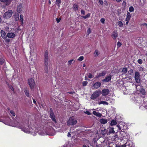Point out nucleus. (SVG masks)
<instances>
[{
    "label": "nucleus",
    "mask_w": 147,
    "mask_h": 147,
    "mask_svg": "<svg viewBox=\"0 0 147 147\" xmlns=\"http://www.w3.org/2000/svg\"><path fill=\"white\" fill-rule=\"evenodd\" d=\"M44 72L46 73H48L50 70V65L49 63V56L48 51H45L43 58Z\"/></svg>",
    "instance_id": "nucleus-1"
},
{
    "label": "nucleus",
    "mask_w": 147,
    "mask_h": 147,
    "mask_svg": "<svg viewBox=\"0 0 147 147\" xmlns=\"http://www.w3.org/2000/svg\"><path fill=\"white\" fill-rule=\"evenodd\" d=\"M77 123L76 119L73 117H70L67 121V125L68 126L73 125H76Z\"/></svg>",
    "instance_id": "nucleus-2"
},
{
    "label": "nucleus",
    "mask_w": 147,
    "mask_h": 147,
    "mask_svg": "<svg viewBox=\"0 0 147 147\" xmlns=\"http://www.w3.org/2000/svg\"><path fill=\"white\" fill-rule=\"evenodd\" d=\"M101 94V91L100 90H96L92 94L90 97V98L92 100H95L97 98L99 97Z\"/></svg>",
    "instance_id": "nucleus-3"
},
{
    "label": "nucleus",
    "mask_w": 147,
    "mask_h": 147,
    "mask_svg": "<svg viewBox=\"0 0 147 147\" xmlns=\"http://www.w3.org/2000/svg\"><path fill=\"white\" fill-rule=\"evenodd\" d=\"M12 13L11 10H9L3 14V17L5 19H8L11 17Z\"/></svg>",
    "instance_id": "nucleus-4"
},
{
    "label": "nucleus",
    "mask_w": 147,
    "mask_h": 147,
    "mask_svg": "<svg viewBox=\"0 0 147 147\" xmlns=\"http://www.w3.org/2000/svg\"><path fill=\"white\" fill-rule=\"evenodd\" d=\"M28 83L32 90L34 88V87L35 86V83L34 80L32 78H30L28 79Z\"/></svg>",
    "instance_id": "nucleus-5"
},
{
    "label": "nucleus",
    "mask_w": 147,
    "mask_h": 147,
    "mask_svg": "<svg viewBox=\"0 0 147 147\" xmlns=\"http://www.w3.org/2000/svg\"><path fill=\"white\" fill-rule=\"evenodd\" d=\"M136 82L137 83H140V73L138 71L135 73L134 76Z\"/></svg>",
    "instance_id": "nucleus-6"
},
{
    "label": "nucleus",
    "mask_w": 147,
    "mask_h": 147,
    "mask_svg": "<svg viewBox=\"0 0 147 147\" xmlns=\"http://www.w3.org/2000/svg\"><path fill=\"white\" fill-rule=\"evenodd\" d=\"M49 113L50 114V117L52 119V120L55 123L56 122V120L55 118V115L54 114L53 110L52 108L50 109Z\"/></svg>",
    "instance_id": "nucleus-7"
},
{
    "label": "nucleus",
    "mask_w": 147,
    "mask_h": 147,
    "mask_svg": "<svg viewBox=\"0 0 147 147\" xmlns=\"http://www.w3.org/2000/svg\"><path fill=\"white\" fill-rule=\"evenodd\" d=\"M18 127H19V128L21 129L22 131H24L25 133H29L30 131L27 128H26L24 124L23 125H20L19 126H18Z\"/></svg>",
    "instance_id": "nucleus-8"
},
{
    "label": "nucleus",
    "mask_w": 147,
    "mask_h": 147,
    "mask_svg": "<svg viewBox=\"0 0 147 147\" xmlns=\"http://www.w3.org/2000/svg\"><path fill=\"white\" fill-rule=\"evenodd\" d=\"M101 85V83L99 82H95L92 86V89H97Z\"/></svg>",
    "instance_id": "nucleus-9"
},
{
    "label": "nucleus",
    "mask_w": 147,
    "mask_h": 147,
    "mask_svg": "<svg viewBox=\"0 0 147 147\" xmlns=\"http://www.w3.org/2000/svg\"><path fill=\"white\" fill-rule=\"evenodd\" d=\"M109 92L110 91L108 89H104L102 91V94L103 96H106L108 94Z\"/></svg>",
    "instance_id": "nucleus-10"
},
{
    "label": "nucleus",
    "mask_w": 147,
    "mask_h": 147,
    "mask_svg": "<svg viewBox=\"0 0 147 147\" xmlns=\"http://www.w3.org/2000/svg\"><path fill=\"white\" fill-rule=\"evenodd\" d=\"M111 75H109L105 77V78L102 80V81L105 82H109L111 80Z\"/></svg>",
    "instance_id": "nucleus-11"
},
{
    "label": "nucleus",
    "mask_w": 147,
    "mask_h": 147,
    "mask_svg": "<svg viewBox=\"0 0 147 147\" xmlns=\"http://www.w3.org/2000/svg\"><path fill=\"white\" fill-rule=\"evenodd\" d=\"M1 2L5 3L6 5H8L12 1V0H0Z\"/></svg>",
    "instance_id": "nucleus-12"
},
{
    "label": "nucleus",
    "mask_w": 147,
    "mask_h": 147,
    "mask_svg": "<svg viewBox=\"0 0 147 147\" xmlns=\"http://www.w3.org/2000/svg\"><path fill=\"white\" fill-rule=\"evenodd\" d=\"M106 74V72L105 71L102 72L101 73H100L98 74L96 76V78L98 79L99 78L101 77L102 76H104Z\"/></svg>",
    "instance_id": "nucleus-13"
},
{
    "label": "nucleus",
    "mask_w": 147,
    "mask_h": 147,
    "mask_svg": "<svg viewBox=\"0 0 147 147\" xmlns=\"http://www.w3.org/2000/svg\"><path fill=\"white\" fill-rule=\"evenodd\" d=\"M1 37L4 39H6L7 38V35L5 32L3 30H1L0 32Z\"/></svg>",
    "instance_id": "nucleus-14"
},
{
    "label": "nucleus",
    "mask_w": 147,
    "mask_h": 147,
    "mask_svg": "<svg viewBox=\"0 0 147 147\" xmlns=\"http://www.w3.org/2000/svg\"><path fill=\"white\" fill-rule=\"evenodd\" d=\"M118 36V34L117 31H114L112 33V36L114 39H116Z\"/></svg>",
    "instance_id": "nucleus-15"
},
{
    "label": "nucleus",
    "mask_w": 147,
    "mask_h": 147,
    "mask_svg": "<svg viewBox=\"0 0 147 147\" xmlns=\"http://www.w3.org/2000/svg\"><path fill=\"white\" fill-rule=\"evenodd\" d=\"M7 36L8 38H13L16 35L13 33L11 32L7 34Z\"/></svg>",
    "instance_id": "nucleus-16"
},
{
    "label": "nucleus",
    "mask_w": 147,
    "mask_h": 147,
    "mask_svg": "<svg viewBox=\"0 0 147 147\" xmlns=\"http://www.w3.org/2000/svg\"><path fill=\"white\" fill-rule=\"evenodd\" d=\"M93 114L94 115L99 117H101L102 116V114L100 113L99 112H96L95 111H94L93 112Z\"/></svg>",
    "instance_id": "nucleus-17"
},
{
    "label": "nucleus",
    "mask_w": 147,
    "mask_h": 147,
    "mask_svg": "<svg viewBox=\"0 0 147 147\" xmlns=\"http://www.w3.org/2000/svg\"><path fill=\"white\" fill-rule=\"evenodd\" d=\"M100 121L102 124H105L107 123V120L105 119L102 118L100 119Z\"/></svg>",
    "instance_id": "nucleus-18"
},
{
    "label": "nucleus",
    "mask_w": 147,
    "mask_h": 147,
    "mask_svg": "<svg viewBox=\"0 0 147 147\" xmlns=\"http://www.w3.org/2000/svg\"><path fill=\"white\" fill-rule=\"evenodd\" d=\"M22 9V5L20 4L17 8V11L18 12H20Z\"/></svg>",
    "instance_id": "nucleus-19"
},
{
    "label": "nucleus",
    "mask_w": 147,
    "mask_h": 147,
    "mask_svg": "<svg viewBox=\"0 0 147 147\" xmlns=\"http://www.w3.org/2000/svg\"><path fill=\"white\" fill-rule=\"evenodd\" d=\"M24 92L25 94L26 95L27 97H29L30 96L29 92L28 90L27 89V88H24Z\"/></svg>",
    "instance_id": "nucleus-20"
},
{
    "label": "nucleus",
    "mask_w": 147,
    "mask_h": 147,
    "mask_svg": "<svg viewBox=\"0 0 147 147\" xmlns=\"http://www.w3.org/2000/svg\"><path fill=\"white\" fill-rule=\"evenodd\" d=\"M131 18V15L130 13L129 12H127V17L126 19V21H129L130 20Z\"/></svg>",
    "instance_id": "nucleus-21"
},
{
    "label": "nucleus",
    "mask_w": 147,
    "mask_h": 147,
    "mask_svg": "<svg viewBox=\"0 0 147 147\" xmlns=\"http://www.w3.org/2000/svg\"><path fill=\"white\" fill-rule=\"evenodd\" d=\"M107 133V131L104 128H102V129L101 130V133L102 135H105Z\"/></svg>",
    "instance_id": "nucleus-22"
},
{
    "label": "nucleus",
    "mask_w": 147,
    "mask_h": 147,
    "mask_svg": "<svg viewBox=\"0 0 147 147\" xmlns=\"http://www.w3.org/2000/svg\"><path fill=\"white\" fill-rule=\"evenodd\" d=\"M108 130H109V133H115V131L114 130V128L113 127H109L108 128Z\"/></svg>",
    "instance_id": "nucleus-23"
},
{
    "label": "nucleus",
    "mask_w": 147,
    "mask_h": 147,
    "mask_svg": "<svg viewBox=\"0 0 147 147\" xmlns=\"http://www.w3.org/2000/svg\"><path fill=\"white\" fill-rule=\"evenodd\" d=\"M101 104L107 105H108V103L105 101H101L98 102L99 105H100Z\"/></svg>",
    "instance_id": "nucleus-24"
},
{
    "label": "nucleus",
    "mask_w": 147,
    "mask_h": 147,
    "mask_svg": "<svg viewBox=\"0 0 147 147\" xmlns=\"http://www.w3.org/2000/svg\"><path fill=\"white\" fill-rule=\"evenodd\" d=\"M73 8L74 9L75 11H76L78 9V6L76 4H74V5H73Z\"/></svg>",
    "instance_id": "nucleus-25"
},
{
    "label": "nucleus",
    "mask_w": 147,
    "mask_h": 147,
    "mask_svg": "<svg viewBox=\"0 0 147 147\" xmlns=\"http://www.w3.org/2000/svg\"><path fill=\"white\" fill-rule=\"evenodd\" d=\"M127 69L126 67L123 68L122 70V72L123 73V74H126L127 71Z\"/></svg>",
    "instance_id": "nucleus-26"
},
{
    "label": "nucleus",
    "mask_w": 147,
    "mask_h": 147,
    "mask_svg": "<svg viewBox=\"0 0 147 147\" xmlns=\"http://www.w3.org/2000/svg\"><path fill=\"white\" fill-rule=\"evenodd\" d=\"M20 20L22 24H23V15H21L20 17Z\"/></svg>",
    "instance_id": "nucleus-27"
},
{
    "label": "nucleus",
    "mask_w": 147,
    "mask_h": 147,
    "mask_svg": "<svg viewBox=\"0 0 147 147\" xmlns=\"http://www.w3.org/2000/svg\"><path fill=\"white\" fill-rule=\"evenodd\" d=\"M94 54H95V56L96 57L100 54V53L98 50H96L95 51Z\"/></svg>",
    "instance_id": "nucleus-28"
},
{
    "label": "nucleus",
    "mask_w": 147,
    "mask_h": 147,
    "mask_svg": "<svg viewBox=\"0 0 147 147\" xmlns=\"http://www.w3.org/2000/svg\"><path fill=\"white\" fill-rule=\"evenodd\" d=\"M116 123V122L115 120H113L111 121V124L112 125H115Z\"/></svg>",
    "instance_id": "nucleus-29"
},
{
    "label": "nucleus",
    "mask_w": 147,
    "mask_h": 147,
    "mask_svg": "<svg viewBox=\"0 0 147 147\" xmlns=\"http://www.w3.org/2000/svg\"><path fill=\"white\" fill-rule=\"evenodd\" d=\"M140 92L141 94L143 95H144L146 93L145 91V90L143 89H141V90H140Z\"/></svg>",
    "instance_id": "nucleus-30"
},
{
    "label": "nucleus",
    "mask_w": 147,
    "mask_h": 147,
    "mask_svg": "<svg viewBox=\"0 0 147 147\" xmlns=\"http://www.w3.org/2000/svg\"><path fill=\"white\" fill-rule=\"evenodd\" d=\"M90 15V13H89L88 14H87L86 15L84 16H82V18H83L84 19H86L87 18L89 17Z\"/></svg>",
    "instance_id": "nucleus-31"
},
{
    "label": "nucleus",
    "mask_w": 147,
    "mask_h": 147,
    "mask_svg": "<svg viewBox=\"0 0 147 147\" xmlns=\"http://www.w3.org/2000/svg\"><path fill=\"white\" fill-rule=\"evenodd\" d=\"M84 59V57L83 56H81L78 58V60L80 61H81L83 60Z\"/></svg>",
    "instance_id": "nucleus-32"
},
{
    "label": "nucleus",
    "mask_w": 147,
    "mask_h": 147,
    "mask_svg": "<svg viewBox=\"0 0 147 147\" xmlns=\"http://www.w3.org/2000/svg\"><path fill=\"white\" fill-rule=\"evenodd\" d=\"M14 18L15 19V20L16 21H17L19 18V15L18 14L14 16Z\"/></svg>",
    "instance_id": "nucleus-33"
},
{
    "label": "nucleus",
    "mask_w": 147,
    "mask_h": 147,
    "mask_svg": "<svg viewBox=\"0 0 147 147\" xmlns=\"http://www.w3.org/2000/svg\"><path fill=\"white\" fill-rule=\"evenodd\" d=\"M4 62V60L3 58L0 59V64L2 65L3 64Z\"/></svg>",
    "instance_id": "nucleus-34"
},
{
    "label": "nucleus",
    "mask_w": 147,
    "mask_h": 147,
    "mask_svg": "<svg viewBox=\"0 0 147 147\" xmlns=\"http://www.w3.org/2000/svg\"><path fill=\"white\" fill-rule=\"evenodd\" d=\"M118 25L120 27H122L123 26V23L121 21H119L118 22Z\"/></svg>",
    "instance_id": "nucleus-35"
},
{
    "label": "nucleus",
    "mask_w": 147,
    "mask_h": 147,
    "mask_svg": "<svg viewBox=\"0 0 147 147\" xmlns=\"http://www.w3.org/2000/svg\"><path fill=\"white\" fill-rule=\"evenodd\" d=\"M129 11L130 12H133L134 11V8L132 6H131L129 9Z\"/></svg>",
    "instance_id": "nucleus-36"
},
{
    "label": "nucleus",
    "mask_w": 147,
    "mask_h": 147,
    "mask_svg": "<svg viewBox=\"0 0 147 147\" xmlns=\"http://www.w3.org/2000/svg\"><path fill=\"white\" fill-rule=\"evenodd\" d=\"M129 145V143L126 142L125 144L121 146V147H128L127 145Z\"/></svg>",
    "instance_id": "nucleus-37"
},
{
    "label": "nucleus",
    "mask_w": 147,
    "mask_h": 147,
    "mask_svg": "<svg viewBox=\"0 0 147 147\" xmlns=\"http://www.w3.org/2000/svg\"><path fill=\"white\" fill-rule=\"evenodd\" d=\"M88 76L90 78H92L93 77V75L91 73H89L88 75Z\"/></svg>",
    "instance_id": "nucleus-38"
},
{
    "label": "nucleus",
    "mask_w": 147,
    "mask_h": 147,
    "mask_svg": "<svg viewBox=\"0 0 147 147\" xmlns=\"http://www.w3.org/2000/svg\"><path fill=\"white\" fill-rule=\"evenodd\" d=\"M88 82L87 81H85L83 82H82V85L84 86H86Z\"/></svg>",
    "instance_id": "nucleus-39"
},
{
    "label": "nucleus",
    "mask_w": 147,
    "mask_h": 147,
    "mask_svg": "<svg viewBox=\"0 0 147 147\" xmlns=\"http://www.w3.org/2000/svg\"><path fill=\"white\" fill-rule=\"evenodd\" d=\"M9 88L11 89V91L13 92L14 91V89L12 86L11 85L9 86Z\"/></svg>",
    "instance_id": "nucleus-40"
},
{
    "label": "nucleus",
    "mask_w": 147,
    "mask_h": 147,
    "mask_svg": "<svg viewBox=\"0 0 147 147\" xmlns=\"http://www.w3.org/2000/svg\"><path fill=\"white\" fill-rule=\"evenodd\" d=\"M74 61V60L73 59L72 60H71L68 61V65H71L72 63V61Z\"/></svg>",
    "instance_id": "nucleus-41"
},
{
    "label": "nucleus",
    "mask_w": 147,
    "mask_h": 147,
    "mask_svg": "<svg viewBox=\"0 0 147 147\" xmlns=\"http://www.w3.org/2000/svg\"><path fill=\"white\" fill-rule=\"evenodd\" d=\"M133 70L132 69H130L128 71V73L130 75H131L133 73Z\"/></svg>",
    "instance_id": "nucleus-42"
},
{
    "label": "nucleus",
    "mask_w": 147,
    "mask_h": 147,
    "mask_svg": "<svg viewBox=\"0 0 147 147\" xmlns=\"http://www.w3.org/2000/svg\"><path fill=\"white\" fill-rule=\"evenodd\" d=\"M105 19L103 18H102L100 20V22L103 24H104L105 23Z\"/></svg>",
    "instance_id": "nucleus-43"
},
{
    "label": "nucleus",
    "mask_w": 147,
    "mask_h": 147,
    "mask_svg": "<svg viewBox=\"0 0 147 147\" xmlns=\"http://www.w3.org/2000/svg\"><path fill=\"white\" fill-rule=\"evenodd\" d=\"M10 112L13 116H15V113L13 111H12V110L10 111Z\"/></svg>",
    "instance_id": "nucleus-44"
},
{
    "label": "nucleus",
    "mask_w": 147,
    "mask_h": 147,
    "mask_svg": "<svg viewBox=\"0 0 147 147\" xmlns=\"http://www.w3.org/2000/svg\"><path fill=\"white\" fill-rule=\"evenodd\" d=\"M121 44L119 42H118L117 44V48H119L121 46Z\"/></svg>",
    "instance_id": "nucleus-45"
},
{
    "label": "nucleus",
    "mask_w": 147,
    "mask_h": 147,
    "mask_svg": "<svg viewBox=\"0 0 147 147\" xmlns=\"http://www.w3.org/2000/svg\"><path fill=\"white\" fill-rule=\"evenodd\" d=\"M56 4L59 5V4L61 2V0H56Z\"/></svg>",
    "instance_id": "nucleus-46"
},
{
    "label": "nucleus",
    "mask_w": 147,
    "mask_h": 147,
    "mask_svg": "<svg viewBox=\"0 0 147 147\" xmlns=\"http://www.w3.org/2000/svg\"><path fill=\"white\" fill-rule=\"evenodd\" d=\"M91 32V30L90 28H89L87 31L88 35Z\"/></svg>",
    "instance_id": "nucleus-47"
},
{
    "label": "nucleus",
    "mask_w": 147,
    "mask_h": 147,
    "mask_svg": "<svg viewBox=\"0 0 147 147\" xmlns=\"http://www.w3.org/2000/svg\"><path fill=\"white\" fill-rule=\"evenodd\" d=\"M138 62L139 63L141 64L142 63V59H139L138 61Z\"/></svg>",
    "instance_id": "nucleus-48"
},
{
    "label": "nucleus",
    "mask_w": 147,
    "mask_h": 147,
    "mask_svg": "<svg viewBox=\"0 0 147 147\" xmlns=\"http://www.w3.org/2000/svg\"><path fill=\"white\" fill-rule=\"evenodd\" d=\"M142 26H145L146 28H147V24L146 23H144L142 24L141 25Z\"/></svg>",
    "instance_id": "nucleus-49"
},
{
    "label": "nucleus",
    "mask_w": 147,
    "mask_h": 147,
    "mask_svg": "<svg viewBox=\"0 0 147 147\" xmlns=\"http://www.w3.org/2000/svg\"><path fill=\"white\" fill-rule=\"evenodd\" d=\"M81 13L82 14L84 15L85 14V11L83 10H82L81 11Z\"/></svg>",
    "instance_id": "nucleus-50"
},
{
    "label": "nucleus",
    "mask_w": 147,
    "mask_h": 147,
    "mask_svg": "<svg viewBox=\"0 0 147 147\" xmlns=\"http://www.w3.org/2000/svg\"><path fill=\"white\" fill-rule=\"evenodd\" d=\"M84 113L88 115H90L91 114V113L89 111L84 112Z\"/></svg>",
    "instance_id": "nucleus-51"
},
{
    "label": "nucleus",
    "mask_w": 147,
    "mask_h": 147,
    "mask_svg": "<svg viewBox=\"0 0 147 147\" xmlns=\"http://www.w3.org/2000/svg\"><path fill=\"white\" fill-rule=\"evenodd\" d=\"M99 3L101 5L103 4V2L102 0H98Z\"/></svg>",
    "instance_id": "nucleus-52"
},
{
    "label": "nucleus",
    "mask_w": 147,
    "mask_h": 147,
    "mask_svg": "<svg viewBox=\"0 0 147 147\" xmlns=\"http://www.w3.org/2000/svg\"><path fill=\"white\" fill-rule=\"evenodd\" d=\"M61 19L59 18V19L57 18L56 19L57 23H59L61 20Z\"/></svg>",
    "instance_id": "nucleus-53"
},
{
    "label": "nucleus",
    "mask_w": 147,
    "mask_h": 147,
    "mask_svg": "<svg viewBox=\"0 0 147 147\" xmlns=\"http://www.w3.org/2000/svg\"><path fill=\"white\" fill-rule=\"evenodd\" d=\"M1 7L4 9L6 7H5V5H2V4H1Z\"/></svg>",
    "instance_id": "nucleus-54"
},
{
    "label": "nucleus",
    "mask_w": 147,
    "mask_h": 147,
    "mask_svg": "<svg viewBox=\"0 0 147 147\" xmlns=\"http://www.w3.org/2000/svg\"><path fill=\"white\" fill-rule=\"evenodd\" d=\"M139 70L140 71H143V69L142 67H140L139 68Z\"/></svg>",
    "instance_id": "nucleus-55"
},
{
    "label": "nucleus",
    "mask_w": 147,
    "mask_h": 147,
    "mask_svg": "<svg viewBox=\"0 0 147 147\" xmlns=\"http://www.w3.org/2000/svg\"><path fill=\"white\" fill-rule=\"evenodd\" d=\"M68 93L70 94H73L75 93V92H74V91H73V92H68Z\"/></svg>",
    "instance_id": "nucleus-56"
},
{
    "label": "nucleus",
    "mask_w": 147,
    "mask_h": 147,
    "mask_svg": "<svg viewBox=\"0 0 147 147\" xmlns=\"http://www.w3.org/2000/svg\"><path fill=\"white\" fill-rule=\"evenodd\" d=\"M10 39H6L5 40V41L7 42H9L10 41Z\"/></svg>",
    "instance_id": "nucleus-57"
},
{
    "label": "nucleus",
    "mask_w": 147,
    "mask_h": 147,
    "mask_svg": "<svg viewBox=\"0 0 147 147\" xmlns=\"http://www.w3.org/2000/svg\"><path fill=\"white\" fill-rule=\"evenodd\" d=\"M117 127H118V128L119 129V130H121V127H120L119 126V125H117Z\"/></svg>",
    "instance_id": "nucleus-58"
},
{
    "label": "nucleus",
    "mask_w": 147,
    "mask_h": 147,
    "mask_svg": "<svg viewBox=\"0 0 147 147\" xmlns=\"http://www.w3.org/2000/svg\"><path fill=\"white\" fill-rule=\"evenodd\" d=\"M32 99H33V102L34 103L36 104V101L33 98H32Z\"/></svg>",
    "instance_id": "nucleus-59"
},
{
    "label": "nucleus",
    "mask_w": 147,
    "mask_h": 147,
    "mask_svg": "<svg viewBox=\"0 0 147 147\" xmlns=\"http://www.w3.org/2000/svg\"><path fill=\"white\" fill-rule=\"evenodd\" d=\"M67 136L68 137H70L71 136V134H70V133L69 132H68V133L67 134Z\"/></svg>",
    "instance_id": "nucleus-60"
},
{
    "label": "nucleus",
    "mask_w": 147,
    "mask_h": 147,
    "mask_svg": "<svg viewBox=\"0 0 147 147\" xmlns=\"http://www.w3.org/2000/svg\"><path fill=\"white\" fill-rule=\"evenodd\" d=\"M128 143H129V145H127L128 146V147H131V145L129 144V142H128Z\"/></svg>",
    "instance_id": "nucleus-61"
},
{
    "label": "nucleus",
    "mask_w": 147,
    "mask_h": 147,
    "mask_svg": "<svg viewBox=\"0 0 147 147\" xmlns=\"http://www.w3.org/2000/svg\"><path fill=\"white\" fill-rule=\"evenodd\" d=\"M85 80H88V78H87V77L86 76L85 77Z\"/></svg>",
    "instance_id": "nucleus-62"
},
{
    "label": "nucleus",
    "mask_w": 147,
    "mask_h": 147,
    "mask_svg": "<svg viewBox=\"0 0 147 147\" xmlns=\"http://www.w3.org/2000/svg\"><path fill=\"white\" fill-rule=\"evenodd\" d=\"M49 4H51V1L50 0H49Z\"/></svg>",
    "instance_id": "nucleus-63"
},
{
    "label": "nucleus",
    "mask_w": 147,
    "mask_h": 147,
    "mask_svg": "<svg viewBox=\"0 0 147 147\" xmlns=\"http://www.w3.org/2000/svg\"><path fill=\"white\" fill-rule=\"evenodd\" d=\"M118 2H120L121 0H116Z\"/></svg>",
    "instance_id": "nucleus-64"
}]
</instances>
